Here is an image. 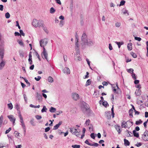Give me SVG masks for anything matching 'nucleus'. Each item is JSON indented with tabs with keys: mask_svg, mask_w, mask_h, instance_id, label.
<instances>
[{
	"mask_svg": "<svg viewBox=\"0 0 148 148\" xmlns=\"http://www.w3.org/2000/svg\"><path fill=\"white\" fill-rule=\"evenodd\" d=\"M86 38L87 36L86 34L85 33H84L82 35V39L81 41V42H82L81 44L83 48L85 47L86 45H88V41L86 39Z\"/></svg>",
	"mask_w": 148,
	"mask_h": 148,
	"instance_id": "f257e3e1",
	"label": "nucleus"
},
{
	"mask_svg": "<svg viewBox=\"0 0 148 148\" xmlns=\"http://www.w3.org/2000/svg\"><path fill=\"white\" fill-rule=\"evenodd\" d=\"M133 125V123L129 120L126 122L124 121L122 123L121 126L122 127L125 128H130Z\"/></svg>",
	"mask_w": 148,
	"mask_h": 148,
	"instance_id": "f03ea898",
	"label": "nucleus"
},
{
	"mask_svg": "<svg viewBox=\"0 0 148 148\" xmlns=\"http://www.w3.org/2000/svg\"><path fill=\"white\" fill-rule=\"evenodd\" d=\"M33 25L36 27H40V26L43 27V24L40 22V21L34 19L32 23Z\"/></svg>",
	"mask_w": 148,
	"mask_h": 148,
	"instance_id": "7ed1b4c3",
	"label": "nucleus"
},
{
	"mask_svg": "<svg viewBox=\"0 0 148 148\" xmlns=\"http://www.w3.org/2000/svg\"><path fill=\"white\" fill-rule=\"evenodd\" d=\"M70 132L73 134L75 135L77 137H79L80 135V131L78 132L77 129L74 128V127H72L69 128Z\"/></svg>",
	"mask_w": 148,
	"mask_h": 148,
	"instance_id": "20e7f679",
	"label": "nucleus"
},
{
	"mask_svg": "<svg viewBox=\"0 0 148 148\" xmlns=\"http://www.w3.org/2000/svg\"><path fill=\"white\" fill-rule=\"evenodd\" d=\"M142 138L145 141H148V131H145L144 133L142 135Z\"/></svg>",
	"mask_w": 148,
	"mask_h": 148,
	"instance_id": "39448f33",
	"label": "nucleus"
},
{
	"mask_svg": "<svg viewBox=\"0 0 148 148\" xmlns=\"http://www.w3.org/2000/svg\"><path fill=\"white\" fill-rule=\"evenodd\" d=\"M7 117L9 118L10 121L12 122L13 125H14L16 121V118L13 115H8L7 116Z\"/></svg>",
	"mask_w": 148,
	"mask_h": 148,
	"instance_id": "423d86ee",
	"label": "nucleus"
},
{
	"mask_svg": "<svg viewBox=\"0 0 148 148\" xmlns=\"http://www.w3.org/2000/svg\"><path fill=\"white\" fill-rule=\"evenodd\" d=\"M47 43V39H44L41 40L40 41V46L41 47H43V49H44V46L46 45V44Z\"/></svg>",
	"mask_w": 148,
	"mask_h": 148,
	"instance_id": "0eeeda50",
	"label": "nucleus"
},
{
	"mask_svg": "<svg viewBox=\"0 0 148 148\" xmlns=\"http://www.w3.org/2000/svg\"><path fill=\"white\" fill-rule=\"evenodd\" d=\"M72 97L74 100H77L79 99V96L76 93H75L72 94Z\"/></svg>",
	"mask_w": 148,
	"mask_h": 148,
	"instance_id": "6e6552de",
	"label": "nucleus"
},
{
	"mask_svg": "<svg viewBox=\"0 0 148 148\" xmlns=\"http://www.w3.org/2000/svg\"><path fill=\"white\" fill-rule=\"evenodd\" d=\"M43 55L44 56V58L47 60V56H48V54L47 52V51L46 50L45 47H44L43 49Z\"/></svg>",
	"mask_w": 148,
	"mask_h": 148,
	"instance_id": "1a4fd4ad",
	"label": "nucleus"
},
{
	"mask_svg": "<svg viewBox=\"0 0 148 148\" xmlns=\"http://www.w3.org/2000/svg\"><path fill=\"white\" fill-rule=\"evenodd\" d=\"M1 62L0 63V70H1L5 64V62L3 61V59L1 60Z\"/></svg>",
	"mask_w": 148,
	"mask_h": 148,
	"instance_id": "9d476101",
	"label": "nucleus"
},
{
	"mask_svg": "<svg viewBox=\"0 0 148 148\" xmlns=\"http://www.w3.org/2000/svg\"><path fill=\"white\" fill-rule=\"evenodd\" d=\"M62 123V121H60L58 123L56 124V125L54 126L53 127V130H56L59 127L60 125H61Z\"/></svg>",
	"mask_w": 148,
	"mask_h": 148,
	"instance_id": "9b49d317",
	"label": "nucleus"
},
{
	"mask_svg": "<svg viewBox=\"0 0 148 148\" xmlns=\"http://www.w3.org/2000/svg\"><path fill=\"white\" fill-rule=\"evenodd\" d=\"M116 129L118 132L119 134H120L121 132V130L120 129V126L119 125H116L115 126Z\"/></svg>",
	"mask_w": 148,
	"mask_h": 148,
	"instance_id": "f8f14e48",
	"label": "nucleus"
},
{
	"mask_svg": "<svg viewBox=\"0 0 148 148\" xmlns=\"http://www.w3.org/2000/svg\"><path fill=\"white\" fill-rule=\"evenodd\" d=\"M63 71L64 73H66L67 74H69L70 73V71L68 67H65L64 70Z\"/></svg>",
	"mask_w": 148,
	"mask_h": 148,
	"instance_id": "ddd939ff",
	"label": "nucleus"
},
{
	"mask_svg": "<svg viewBox=\"0 0 148 148\" xmlns=\"http://www.w3.org/2000/svg\"><path fill=\"white\" fill-rule=\"evenodd\" d=\"M36 97L38 99L39 101H42V96L38 93L37 94Z\"/></svg>",
	"mask_w": 148,
	"mask_h": 148,
	"instance_id": "4468645a",
	"label": "nucleus"
},
{
	"mask_svg": "<svg viewBox=\"0 0 148 148\" xmlns=\"http://www.w3.org/2000/svg\"><path fill=\"white\" fill-rule=\"evenodd\" d=\"M132 43H129L128 44L127 47L129 50L131 51L132 49Z\"/></svg>",
	"mask_w": 148,
	"mask_h": 148,
	"instance_id": "2eb2a0df",
	"label": "nucleus"
},
{
	"mask_svg": "<svg viewBox=\"0 0 148 148\" xmlns=\"http://www.w3.org/2000/svg\"><path fill=\"white\" fill-rule=\"evenodd\" d=\"M124 145L125 146H129L130 145V143L128 140L124 139Z\"/></svg>",
	"mask_w": 148,
	"mask_h": 148,
	"instance_id": "dca6fc26",
	"label": "nucleus"
},
{
	"mask_svg": "<svg viewBox=\"0 0 148 148\" xmlns=\"http://www.w3.org/2000/svg\"><path fill=\"white\" fill-rule=\"evenodd\" d=\"M134 135V136L136 137H138L139 135L138 133H137L135 130H134L133 131Z\"/></svg>",
	"mask_w": 148,
	"mask_h": 148,
	"instance_id": "f3484780",
	"label": "nucleus"
},
{
	"mask_svg": "<svg viewBox=\"0 0 148 148\" xmlns=\"http://www.w3.org/2000/svg\"><path fill=\"white\" fill-rule=\"evenodd\" d=\"M133 110L132 109H131L129 110V115L131 118H132L133 117Z\"/></svg>",
	"mask_w": 148,
	"mask_h": 148,
	"instance_id": "a211bd4d",
	"label": "nucleus"
},
{
	"mask_svg": "<svg viewBox=\"0 0 148 148\" xmlns=\"http://www.w3.org/2000/svg\"><path fill=\"white\" fill-rule=\"evenodd\" d=\"M77 34H76V35H75V36L76 39L77 40V42L75 43V45L76 47H77V48H78L79 47V45H78L77 43L78 42V39L77 37Z\"/></svg>",
	"mask_w": 148,
	"mask_h": 148,
	"instance_id": "6ab92c4d",
	"label": "nucleus"
},
{
	"mask_svg": "<svg viewBox=\"0 0 148 148\" xmlns=\"http://www.w3.org/2000/svg\"><path fill=\"white\" fill-rule=\"evenodd\" d=\"M91 80L90 79H88L86 81V86H88L90 85V84H91Z\"/></svg>",
	"mask_w": 148,
	"mask_h": 148,
	"instance_id": "aec40b11",
	"label": "nucleus"
},
{
	"mask_svg": "<svg viewBox=\"0 0 148 148\" xmlns=\"http://www.w3.org/2000/svg\"><path fill=\"white\" fill-rule=\"evenodd\" d=\"M14 134L18 138H19L20 137V134L18 133L17 132L15 131L14 132Z\"/></svg>",
	"mask_w": 148,
	"mask_h": 148,
	"instance_id": "412c9836",
	"label": "nucleus"
},
{
	"mask_svg": "<svg viewBox=\"0 0 148 148\" xmlns=\"http://www.w3.org/2000/svg\"><path fill=\"white\" fill-rule=\"evenodd\" d=\"M15 108L20 113V106H19V104H18L17 103L16 104V105L15 106Z\"/></svg>",
	"mask_w": 148,
	"mask_h": 148,
	"instance_id": "4be33fe9",
	"label": "nucleus"
},
{
	"mask_svg": "<svg viewBox=\"0 0 148 148\" xmlns=\"http://www.w3.org/2000/svg\"><path fill=\"white\" fill-rule=\"evenodd\" d=\"M56 110V109L55 108H53V107H51L50 110L49 111L51 112H54Z\"/></svg>",
	"mask_w": 148,
	"mask_h": 148,
	"instance_id": "5701e85b",
	"label": "nucleus"
},
{
	"mask_svg": "<svg viewBox=\"0 0 148 148\" xmlns=\"http://www.w3.org/2000/svg\"><path fill=\"white\" fill-rule=\"evenodd\" d=\"M55 11V10L53 7H52L50 9V12L51 13L53 14L54 13Z\"/></svg>",
	"mask_w": 148,
	"mask_h": 148,
	"instance_id": "b1692460",
	"label": "nucleus"
},
{
	"mask_svg": "<svg viewBox=\"0 0 148 148\" xmlns=\"http://www.w3.org/2000/svg\"><path fill=\"white\" fill-rule=\"evenodd\" d=\"M48 81L49 82L52 83L53 82V79L52 77L49 76L48 77Z\"/></svg>",
	"mask_w": 148,
	"mask_h": 148,
	"instance_id": "393cba45",
	"label": "nucleus"
},
{
	"mask_svg": "<svg viewBox=\"0 0 148 148\" xmlns=\"http://www.w3.org/2000/svg\"><path fill=\"white\" fill-rule=\"evenodd\" d=\"M142 122L143 121L141 120H139V121H136L135 123L136 125H138L142 123Z\"/></svg>",
	"mask_w": 148,
	"mask_h": 148,
	"instance_id": "a878e982",
	"label": "nucleus"
},
{
	"mask_svg": "<svg viewBox=\"0 0 148 148\" xmlns=\"http://www.w3.org/2000/svg\"><path fill=\"white\" fill-rule=\"evenodd\" d=\"M22 78L24 79L25 82H26L28 86H30V83L28 82V80L25 78L22 77Z\"/></svg>",
	"mask_w": 148,
	"mask_h": 148,
	"instance_id": "bb28decb",
	"label": "nucleus"
},
{
	"mask_svg": "<svg viewBox=\"0 0 148 148\" xmlns=\"http://www.w3.org/2000/svg\"><path fill=\"white\" fill-rule=\"evenodd\" d=\"M8 108L10 109L11 110L13 108V106L11 103H10L8 104Z\"/></svg>",
	"mask_w": 148,
	"mask_h": 148,
	"instance_id": "cd10ccee",
	"label": "nucleus"
},
{
	"mask_svg": "<svg viewBox=\"0 0 148 148\" xmlns=\"http://www.w3.org/2000/svg\"><path fill=\"white\" fill-rule=\"evenodd\" d=\"M116 43L118 45V47L119 48H120V47H121V46L123 44V42H116Z\"/></svg>",
	"mask_w": 148,
	"mask_h": 148,
	"instance_id": "c85d7f7f",
	"label": "nucleus"
},
{
	"mask_svg": "<svg viewBox=\"0 0 148 148\" xmlns=\"http://www.w3.org/2000/svg\"><path fill=\"white\" fill-rule=\"evenodd\" d=\"M123 14H127V15H129V13L128 12V11L127 10L125 9H123Z\"/></svg>",
	"mask_w": 148,
	"mask_h": 148,
	"instance_id": "c756f323",
	"label": "nucleus"
},
{
	"mask_svg": "<svg viewBox=\"0 0 148 148\" xmlns=\"http://www.w3.org/2000/svg\"><path fill=\"white\" fill-rule=\"evenodd\" d=\"M111 111H112V118H114V107H113V106L111 108Z\"/></svg>",
	"mask_w": 148,
	"mask_h": 148,
	"instance_id": "7c9ffc66",
	"label": "nucleus"
},
{
	"mask_svg": "<svg viewBox=\"0 0 148 148\" xmlns=\"http://www.w3.org/2000/svg\"><path fill=\"white\" fill-rule=\"evenodd\" d=\"M125 1L122 0V1H121L120 2V3L119 6H120L121 5H123L125 4Z\"/></svg>",
	"mask_w": 148,
	"mask_h": 148,
	"instance_id": "2f4dec72",
	"label": "nucleus"
},
{
	"mask_svg": "<svg viewBox=\"0 0 148 148\" xmlns=\"http://www.w3.org/2000/svg\"><path fill=\"white\" fill-rule=\"evenodd\" d=\"M72 147L73 148H79L80 147V146L79 145H72Z\"/></svg>",
	"mask_w": 148,
	"mask_h": 148,
	"instance_id": "473e14b6",
	"label": "nucleus"
},
{
	"mask_svg": "<svg viewBox=\"0 0 148 148\" xmlns=\"http://www.w3.org/2000/svg\"><path fill=\"white\" fill-rule=\"evenodd\" d=\"M127 71L129 73H133L134 70L132 69H127Z\"/></svg>",
	"mask_w": 148,
	"mask_h": 148,
	"instance_id": "72a5a7b5",
	"label": "nucleus"
},
{
	"mask_svg": "<svg viewBox=\"0 0 148 148\" xmlns=\"http://www.w3.org/2000/svg\"><path fill=\"white\" fill-rule=\"evenodd\" d=\"M131 54L132 56L134 58H136L137 57V56L136 54L135 53H133V52H132L131 53Z\"/></svg>",
	"mask_w": 148,
	"mask_h": 148,
	"instance_id": "f704fd0d",
	"label": "nucleus"
},
{
	"mask_svg": "<svg viewBox=\"0 0 148 148\" xmlns=\"http://www.w3.org/2000/svg\"><path fill=\"white\" fill-rule=\"evenodd\" d=\"M99 145V144L97 143H91V146H92L94 147H97Z\"/></svg>",
	"mask_w": 148,
	"mask_h": 148,
	"instance_id": "c9c22d12",
	"label": "nucleus"
},
{
	"mask_svg": "<svg viewBox=\"0 0 148 148\" xmlns=\"http://www.w3.org/2000/svg\"><path fill=\"white\" fill-rule=\"evenodd\" d=\"M5 16L6 18H8L10 17V14L8 12H7L5 14Z\"/></svg>",
	"mask_w": 148,
	"mask_h": 148,
	"instance_id": "e433bc0d",
	"label": "nucleus"
},
{
	"mask_svg": "<svg viewBox=\"0 0 148 148\" xmlns=\"http://www.w3.org/2000/svg\"><path fill=\"white\" fill-rule=\"evenodd\" d=\"M102 104L106 107H107L108 106V104L107 102H103L102 103Z\"/></svg>",
	"mask_w": 148,
	"mask_h": 148,
	"instance_id": "4c0bfd02",
	"label": "nucleus"
},
{
	"mask_svg": "<svg viewBox=\"0 0 148 148\" xmlns=\"http://www.w3.org/2000/svg\"><path fill=\"white\" fill-rule=\"evenodd\" d=\"M107 117L108 119H111V114L110 112L108 113L107 114Z\"/></svg>",
	"mask_w": 148,
	"mask_h": 148,
	"instance_id": "58836bf2",
	"label": "nucleus"
},
{
	"mask_svg": "<svg viewBox=\"0 0 148 148\" xmlns=\"http://www.w3.org/2000/svg\"><path fill=\"white\" fill-rule=\"evenodd\" d=\"M35 117L37 120H39L41 119L42 117L41 116L39 115H36L35 116Z\"/></svg>",
	"mask_w": 148,
	"mask_h": 148,
	"instance_id": "ea45409f",
	"label": "nucleus"
},
{
	"mask_svg": "<svg viewBox=\"0 0 148 148\" xmlns=\"http://www.w3.org/2000/svg\"><path fill=\"white\" fill-rule=\"evenodd\" d=\"M0 148H7V147L2 144L0 143Z\"/></svg>",
	"mask_w": 148,
	"mask_h": 148,
	"instance_id": "a19ab883",
	"label": "nucleus"
},
{
	"mask_svg": "<svg viewBox=\"0 0 148 148\" xmlns=\"http://www.w3.org/2000/svg\"><path fill=\"white\" fill-rule=\"evenodd\" d=\"M3 117L2 115H1L0 117V123H2L3 122Z\"/></svg>",
	"mask_w": 148,
	"mask_h": 148,
	"instance_id": "79ce46f5",
	"label": "nucleus"
},
{
	"mask_svg": "<svg viewBox=\"0 0 148 148\" xmlns=\"http://www.w3.org/2000/svg\"><path fill=\"white\" fill-rule=\"evenodd\" d=\"M18 44L19 45H20L21 46H22L23 47L24 46V44L22 40H20V41H18Z\"/></svg>",
	"mask_w": 148,
	"mask_h": 148,
	"instance_id": "37998d69",
	"label": "nucleus"
},
{
	"mask_svg": "<svg viewBox=\"0 0 148 148\" xmlns=\"http://www.w3.org/2000/svg\"><path fill=\"white\" fill-rule=\"evenodd\" d=\"M134 38L135 40H138L139 41H140L141 40V38L140 37H135Z\"/></svg>",
	"mask_w": 148,
	"mask_h": 148,
	"instance_id": "c03bdc74",
	"label": "nucleus"
},
{
	"mask_svg": "<svg viewBox=\"0 0 148 148\" xmlns=\"http://www.w3.org/2000/svg\"><path fill=\"white\" fill-rule=\"evenodd\" d=\"M89 129L90 131H92L93 130V127L92 125H90V126L89 127Z\"/></svg>",
	"mask_w": 148,
	"mask_h": 148,
	"instance_id": "a18cd8bd",
	"label": "nucleus"
},
{
	"mask_svg": "<svg viewBox=\"0 0 148 148\" xmlns=\"http://www.w3.org/2000/svg\"><path fill=\"white\" fill-rule=\"evenodd\" d=\"M45 110H47V109L46 108L45 106H44L43 107V108L41 110L42 112H43L45 111H46Z\"/></svg>",
	"mask_w": 148,
	"mask_h": 148,
	"instance_id": "49530a36",
	"label": "nucleus"
},
{
	"mask_svg": "<svg viewBox=\"0 0 148 148\" xmlns=\"http://www.w3.org/2000/svg\"><path fill=\"white\" fill-rule=\"evenodd\" d=\"M121 24L120 23L117 22L115 23V26L116 27H119L121 26Z\"/></svg>",
	"mask_w": 148,
	"mask_h": 148,
	"instance_id": "de8ad7c7",
	"label": "nucleus"
},
{
	"mask_svg": "<svg viewBox=\"0 0 148 148\" xmlns=\"http://www.w3.org/2000/svg\"><path fill=\"white\" fill-rule=\"evenodd\" d=\"M41 77L40 76H38L37 77H35V79L37 81H39L41 79Z\"/></svg>",
	"mask_w": 148,
	"mask_h": 148,
	"instance_id": "09e8293b",
	"label": "nucleus"
},
{
	"mask_svg": "<svg viewBox=\"0 0 148 148\" xmlns=\"http://www.w3.org/2000/svg\"><path fill=\"white\" fill-rule=\"evenodd\" d=\"M36 56L38 57L39 60L40 61L41 60H40V56L39 54L37 52H36Z\"/></svg>",
	"mask_w": 148,
	"mask_h": 148,
	"instance_id": "8fccbe9b",
	"label": "nucleus"
},
{
	"mask_svg": "<svg viewBox=\"0 0 148 148\" xmlns=\"http://www.w3.org/2000/svg\"><path fill=\"white\" fill-rule=\"evenodd\" d=\"M90 121L89 119H88L85 122V123L86 124V125L87 126L89 125Z\"/></svg>",
	"mask_w": 148,
	"mask_h": 148,
	"instance_id": "3c124183",
	"label": "nucleus"
},
{
	"mask_svg": "<svg viewBox=\"0 0 148 148\" xmlns=\"http://www.w3.org/2000/svg\"><path fill=\"white\" fill-rule=\"evenodd\" d=\"M29 61V63L30 64H32V59H30L29 58L28 59Z\"/></svg>",
	"mask_w": 148,
	"mask_h": 148,
	"instance_id": "603ef678",
	"label": "nucleus"
},
{
	"mask_svg": "<svg viewBox=\"0 0 148 148\" xmlns=\"http://www.w3.org/2000/svg\"><path fill=\"white\" fill-rule=\"evenodd\" d=\"M11 130V128L10 127L8 130H7L5 132V134H8L10 130Z\"/></svg>",
	"mask_w": 148,
	"mask_h": 148,
	"instance_id": "864d4df0",
	"label": "nucleus"
},
{
	"mask_svg": "<svg viewBox=\"0 0 148 148\" xmlns=\"http://www.w3.org/2000/svg\"><path fill=\"white\" fill-rule=\"evenodd\" d=\"M85 143L91 146V143H89L88 140H86L85 142Z\"/></svg>",
	"mask_w": 148,
	"mask_h": 148,
	"instance_id": "5fc2aeb1",
	"label": "nucleus"
},
{
	"mask_svg": "<svg viewBox=\"0 0 148 148\" xmlns=\"http://www.w3.org/2000/svg\"><path fill=\"white\" fill-rule=\"evenodd\" d=\"M90 137L91 138L93 139H95V137L94 135V134L93 133H92L90 134Z\"/></svg>",
	"mask_w": 148,
	"mask_h": 148,
	"instance_id": "6e6d98bb",
	"label": "nucleus"
},
{
	"mask_svg": "<svg viewBox=\"0 0 148 148\" xmlns=\"http://www.w3.org/2000/svg\"><path fill=\"white\" fill-rule=\"evenodd\" d=\"M102 84L103 86H106L108 85V83L106 81H104V82H103Z\"/></svg>",
	"mask_w": 148,
	"mask_h": 148,
	"instance_id": "4d7b16f0",
	"label": "nucleus"
},
{
	"mask_svg": "<svg viewBox=\"0 0 148 148\" xmlns=\"http://www.w3.org/2000/svg\"><path fill=\"white\" fill-rule=\"evenodd\" d=\"M20 32L21 34L23 36H25V34L23 33V31L22 30H20Z\"/></svg>",
	"mask_w": 148,
	"mask_h": 148,
	"instance_id": "13d9d810",
	"label": "nucleus"
},
{
	"mask_svg": "<svg viewBox=\"0 0 148 148\" xmlns=\"http://www.w3.org/2000/svg\"><path fill=\"white\" fill-rule=\"evenodd\" d=\"M148 121V119H147V121H145L143 123L144 126L145 128H146L147 127V123Z\"/></svg>",
	"mask_w": 148,
	"mask_h": 148,
	"instance_id": "bf43d9fd",
	"label": "nucleus"
},
{
	"mask_svg": "<svg viewBox=\"0 0 148 148\" xmlns=\"http://www.w3.org/2000/svg\"><path fill=\"white\" fill-rule=\"evenodd\" d=\"M50 130V128L49 127H47L45 129V132H47L49 131Z\"/></svg>",
	"mask_w": 148,
	"mask_h": 148,
	"instance_id": "052dcab7",
	"label": "nucleus"
},
{
	"mask_svg": "<svg viewBox=\"0 0 148 148\" xmlns=\"http://www.w3.org/2000/svg\"><path fill=\"white\" fill-rule=\"evenodd\" d=\"M3 9V6L2 5H0V10L2 11Z\"/></svg>",
	"mask_w": 148,
	"mask_h": 148,
	"instance_id": "680f3d73",
	"label": "nucleus"
},
{
	"mask_svg": "<svg viewBox=\"0 0 148 148\" xmlns=\"http://www.w3.org/2000/svg\"><path fill=\"white\" fill-rule=\"evenodd\" d=\"M21 125H22V127L23 128V129L25 130V125L24 124V123H21Z\"/></svg>",
	"mask_w": 148,
	"mask_h": 148,
	"instance_id": "e2e57ef3",
	"label": "nucleus"
},
{
	"mask_svg": "<svg viewBox=\"0 0 148 148\" xmlns=\"http://www.w3.org/2000/svg\"><path fill=\"white\" fill-rule=\"evenodd\" d=\"M30 123H31V124H32V125H35L34 121V119H33L31 120L30 121Z\"/></svg>",
	"mask_w": 148,
	"mask_h": 148,
	"instance_id": "0e129e2a",
	"label": "nucleus"
},
{
	"mask_svg": "<svg viewBox=\"0 0 148 148\" xmlns=\"http://www.w3.org/2000/svg\"><path fill=\"white\" fill-rule=\"evenodd\" d=\"M56 2L60 5H61V3L60 0H55Z\"/></svg>",
	"mask_w": 148,
	"mask_h": 148,
	"instance_id": "69168bd1",
	"label": "nucleus"
},
{
	"mask_svg": "<svg viewBox=\"0 0 148 148\" xmlns=\"http://www.w3.org/2000/svg\"><path fill=\"white\" fill-rule=\"evenodd\" d=\"M14 34L16 36L20 35V34L18 32H15L14 33Z\"/></svg>",
	"mask_w": 148,
	"mask_h": 148,
	"instance_id": "338daca9",
	"label": "nucleus"
},
{
	"mask_svg": "<svg viewBox=\"0 0 148 148\" xmlns=\"http://www.w3.org/2000/svg\"><path fill=\"white\" fill-rule=\"evenodd\" d=\"M145 117L146 118H147L148 117V112H145Z\"/></svg>",
	"mask_w": 148,
	"mask_h": 148,
	"instance_id": "774afa93",
	"label": "nucleus"
}]
</instances>
